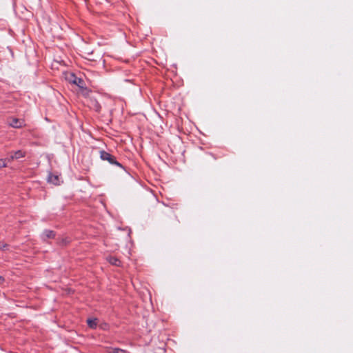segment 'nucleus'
<instances>
[{
  "instance_id": "1",
  "label": "nucleus",
  "mask_w": 353,
  "mask_h": 353,
  "mask_svg": "<svg viewBox=\"0 0 353 353\" xmlns=\"http://www.w3.org/2000/svg\"><path fill=\"white\" fill-rule=\"evenodd\" d=\"M64 79L72 85H76L79 88H86V85L84 80L81 78L76 77V75L70 72H66L63 74Z\"/></svg>"
},
{
  "instance_id": "2",
  "label": "nucleus",
  "mask_w": 353,
  "mask_h": 353,
  "mask_svg": "<svg viewBox=\"0 0 353 353\" xmlns=\"http://www.w3.org/2000/svg\"><path fill=\"white\" fill-rule=\"evenodd\" d=\"M101 158L103 160L108 161L110 163L112 164L117 163V162L114 160V157L106 152H101Z\"/></svg>"
},
{
  "instance_id": "3",
  "label": "nucleus",
  "mask_w": 353,
  "mask_h": 353,
  "mask_svg": "<svg viewBox=\"0 0 353 353\" xmlns=\"http://www.w3.org/2000/svg\"><path fill=\"white\" fill-rule=\"evenodd\" d=\"M10 125L14 128H20L23 125V121L12 118L10 121Z\"/></svg>"
},
{
  "instance_id": "4",
  "label": "nucleus",
  "mask_w": 353,
  "mask_h": 353,
  "mask_svg": "<svg viewBox=\"0 0 353 353\" xmlns=\"http://www.w3.org/2000/svg\"><path fill=\"white\" fill-rule=\"evenodd\" d=\"M48 181L54 185H59L61 182L59 175L57 174H50L48 177Z\"/></svg>"
},
{
  "instance_id": "5",
  "label": "nucleus",
  "mask_w": 353,
  "mask_h": 353,
  "mask_svg": "<svg viewBox=\"0 0 353 353\" xmlns=\"http://www.w3.org/2000/svg\"><path fill=\"white\" fill-rule=\"evenodd\" d=\"M87 323L88 326L90 328H96L98 324V319H88L87 320Z\"/></svg>"
},
{
  "instance_id": "6",
  "label": "nucleus",
  "mask_w": 353,
  "mask_h": 353,
  "mask_svg": "<svg viewBox=\"0 0 353 353\" xmlns=\"http://www.w3.org/2000/svg\"><path fill=\"white\" fill-rule=\"evenodd\" d=\"M108 261L111 264L117 265V266H119L120 263H121L120 261L114 256H110L108 259Z\"/></svg>"
},
{
  "instance_id": "7",
  "label": "nucleus",
  "mask_w": 353,
  "mask_h": 353,
  "mask_svg": "<svg viewBox=\"0 0 353 353\" xmlns=\"http://www.w3.org/2000/svg\"><path fill=\"white\" fill-rule=\"evenodd\" d=\"M23 157H24V152H23L21 150H19V151L14 152V154L13 155H12L10 157V158H11V159H19Z\"/></svg>"
},
{
  "instance_id": "8",
  "label": "nucleus",
  "mask_w": 353,
  "mask_h": 353,
  "mask_svg": "<svg viewBox=\"0 0 353 353\" xmlns=\"http://www.w3.org/2000/svg\"><path fill=\"white\" fill-rule=\"evenodd\" d=\"M7 159H0V168H4L7 164Z\"/></svg>"
},
{
  "instance_id": "9",
  "label": "nucleus",
  "mask_w": 353,
  "mask_h": 353,
  "mask_svg": "<svg viewBox=\"0 0 353 353\" xmlns=\"http://www.w3.org/2000/svg\"><path fill=\"white\" fill-rule=\"evenodd\" d=\"M46 234L48 238H52L54 236L53 232H52V231L46 232Z\"/></svg>"
},
{
  "instance_id": "10",
  "label": "nucleus",
  "mask_w": 353,
  "mask_h": 353,
  "mask_svg": "<svg viewBox=\"0 0 353 353\" xmlns=\"http://www.w3.org/2000/svg\"><path fill=\"white\" fill-rule=\"evenodd\" d=\"M117 353H123V350H117Z\"/></svg>"
},
{
  "instance_id": "11",
  "label": "nucleus",
  "mask_w": 353,
  "mask_h": 353,
  "mask_svg": "<svg viewBox=\"0 0 353 353\" xmlns=\"http://www.w3.org/2000/svg\"><path fill=\"white\" fill-rule=\"evenodd\" d=\"M3 279L1 276H0V283H1V281H3Z\"/></svg>"
}]
</instances>
